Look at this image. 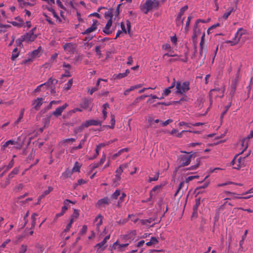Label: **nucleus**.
Here are the masks:
<instances>
[{"label":"nucleus","instance_id":"nucleus-1","mask_svg":"<svg viewBox=\"0 0 253 253\" xmlns=\"http://www.w3.org/2000/svg\"><path fill=\"white\" fill-rule=\"evenodd\" d=\"M159 5L158 0H147L142 5L141 9L145 14H147L150 10L157 8Z\"/></svg>","mask_w":253,"mask_h":253},{"label":"nucleus","instance_id":"nucleus-2","mask_svg":"<svg viewBox=\"0 0 253 253\" xmlns=\"http://www.w3.org/2000/svg\"><path fill=\"white\" fill-rule=\"evenodd\" d=\"M189 82L185 81L182 84L180 82L178 81L176 84V93L183 94L190 89Z\"/></svg>","mask_w":253,"mask_h":253},{"label":"nucleus","instance_id":"nucleus-3","mask_svg":"<svg viewBox=\"0 0 253 253\" xmlns=\"http://www.w3.org/2000/svg\"><path fill=\"white\" fill-rule=\"evenodd\" d=\"M181 153H185L186 155H181L179 156L178 160L181 167H185L189 165L191 162V159L192 155H188L190 153L186 151H181Z\"/></svg>","mask_w":253,"mask_h":253},{"label":"nucleus","instance_id":"nucleus-4","mask_svg":"<svg viewBox=\"0 0 253 253\" xmlns=\"http://www.w3.org/2000/svg\"><path fill=\"white\" fill-rule=\"evenodd\" d=\"M36 30V28L34 27L28 33L25 35H22L23 37L24 38L25 41L27 42L34 41L37 37V35L34 34L35 31Z\"/></svg>","mask_w":253,"mask_h":253},{"label":"nucleus","instance_id":"nucleus-5","mask_svg":"<svg viewBox=\"0 0 253 253\" xmlns=\"http://www.w3.org/2000/svg\"><path fill=\"white\" fill-rule=\"evenodd\" d=\"M102 121H100L98 120H88L84 122L81 127H87L91 126H101Z\"/></svg>","mask_w":253,"mask_h":253},{"label":"nucleus","instance_id":"nucleus-6","mask_svg":"<svg viewBox=\"0 0 253 253\" xmlns=\"http://www.w3.org/2000/svg\"><path fill=\"white\" fill-rule=\"evenodd\" d=\"M224 88H215L212 89L210 91V95H214L215 97L222 98L224 96Z\"/></svg>","mask_w":253,"mask_h":253},{"label":"nucleus","instance_id":"nucleus-7","mask_svg":"<svg viewBox=\"0 0 253 253\" xmlns=\"http://www.w3.org/2000/svg\"><path fill=\"white\" fill-rule=\"evenodd\" d=\"M111 203V201L108 197H104L98 200L96 207L98 208L105 207L106 206L109 205Z\"/></svg>","mask_w":253,"mask_h":253},{"label":"nucleus","instance_id":"nucleus-8","mask_svg":"<svg viewBox=\"0 0 253 253\" xmlns=\"http://www.w3.org/2000/svg\"><path fill=\"white\" fill-rule=\"evenodd\" d=\"M99 25V22L97 20H93V23L91 26L86 29L85 31L82 32V34L83 35H87L91 32L95 31L97 28V26Z\"/></svg>","mask_w":253,"mask_h":253},{"label":"nucleus","instance_id":"nucleus-9","mask_svg":"<svg viewBox=\"0 0 253 253\" xmlns=\"http://www.w3.org/2000/svg\"><path fill=\"white\" fill-rule=\"evenodd\" d=\"M110 235L109 234L108 235L106 236L103 240L102 241H101L100 243H99L98 244H97L95 246V247H97L98 248V249H97V251L99 249H101V251H104L106 247V244L107 242V241L110 239Z\"/></svg>","mask_w":253,"mask_h":253},{"label":"nucleus","instance_id":"nucleus-10","mask_svg":"<svg viewBox=\"0 0 253 253\" xmlns=\"http://www.w3.org/2000/svg\"><path fill=\"white\" fill-rule=\"evenodd\" d=\"M68 105L67 103H65L63 105L57 108L56 110L52 113L51 114V116L54 115L56 117L60 116Z\"/></svg>","mask_w":253,"mask_h":253},{"label":"nucleus","instance_id":"nucleus-11","mask_svg":"<svg viewBox=\"0 0 253 253\" xmlns=\"http://www.w3.org/2000/svg\"><path fill=\"white\" fill-rule=\"evenodd\" d=\"M43 99L42 97H38L36 99H35L32 103V105L33 106V108L36 110H38L43 103Z\"/></svg>","mask_w":253,"mask_h":253},{"label":"nucleus","instance_id":"nucleus-12","mask_svg":"<svg viewBox=\"0 0 253 253\" xmlns=\"http://www.w3.org/2000/svg\"><path fill=\"white\" fill-rule=\"evenodd\" d=\"M112 24V20L109 19V20L107 21V24H106L103 30V32L106 35H109L112 33V31L110 30V28L111 27Z\"/></svg>","mask_w":253,"mask_h":253},{"label":"nucleus","instance_id":"nucleus-13","mask_svg":"<svg viewBox=\"0 0 253 253\" xmlns=\"http://www.w3.org/2000/svg\"><path fill=\"white\" fill-rule=\"evenodd\" d=\"M136 235V231L135 230H132L126 234L125 238L128 240L129 242H131L134 240Z\"/></svg>","mask_w":253,"mask_h":253},{"label":"nucleus","instance_id":"nucleus-14","mask_svg":"<svg viewBox=\"0 0 253 253\" xmlns=\"http://www.w3.org/2000/svg\"><path fill=\"white\" fill-rule=\"evenodd\" d=\"M57 82L58 81L57 80L50 78L47 82L42 84V85H43L45 89H46L48 87H50L52 84H57Z\"/></svg>","mask_w":253,"mask_h":253},{"label":"nucleus","instance_id":"nucleus-15","mask_svg":"<svg viewBox=\"0 0 253 253\" xmlns=\"http://www.w3.org/2000/svg\"><path fill=\"white\" fill-rule=\"evenodd\" d=\"M91 99L84 98L80 104V106L84 109H87L91 103Z\"/></svg>","mask_w":253,"mask_h":253},{"label":"nucleus","instance_id":"nucleus-16","mask_svg":"<svg viewBox=\"0 0 253 253\" xmlns=\"http://www.w3.org/2000/svg\"><path fill=\"white\" fill-rule=\"evenodd\" d=\"M14 164V161L13 159H12L10 162L9 163L8 165L7 166H3L2 167H0L1 169H2L4 172H6L8 171L10 169H11Z\"/></svg>","mask_w":253,"mask_h":253},{"label":"nucleus","instance_id":"nucleus-17","mask_svg":"<svg viewBox=\"0 0 253 253\" xmlns=\"http://www.w3.org/2000/svg\"><path fill=\"white\" fill-rule=\"evenodd\" d=\"M245 32L246 30H244L243 28H240L235 34L234 39H236L237 38H239V42L242 36L245 34Z\"/></svg>","mask_w":253,"mask_h":253},{"label":"nucleus","instance_id":"nucleus-18","mask_svg":"<svg viewBox=\"0 0 253 253\" xmlns=\"http://www.w3.org/2000/svg\"><path fill=\"white\" fill-rule=\"evenodd\" d=\"M206 58V54L204 53L203 48L200 47L199 50V54L198 57L197 58V61H202V63H204V61Z\"/></svg>","mask_w":253,"mask_h":253},{"label":"nucleus","instance_id":"nucleus-19","mask_svg":"<svg viewBox=\"0 0 253 253\" xmlns=\"http://www.w3.org/2000/svg\"><path fill=\"white\" fill-rule=\"evenodd\" d=\"M19 172V167H15L13 170L9 173L7 177L9 179H11L15 175H17Z\"/></svg>","mask_w":253,"mask_h":253},{"label":"nucleus","instance_id":"nucleus-20","mask_svg":"<svg viewBox=\"0 0 253 253\" xmlns=\"http://www.w3.org/2000/svg\"><path fill=\"white\" fill-rule=\"evenodd\" d=\"M53 190V188L51 186L48 187L47 190L44 191L43 193L39 197V200L45 197L46 195L49 194Z\"/></svg>","mask_w":253,"mask_h":253},{"label":"nucleus","instance_id":"nucleus-21","mask_svg":"<svg viewBox=\"0 0 253 253\" xmlns=\"http://www.w3.org/2000/svg\"><path fill=\"white\" fill-rule=\"evenodd\" d=\"M159 242L157 239L155 237H152L150 240V241L146 243V245L147 246H151L153 245H155L158 244Z\"/></svg>","mask_w":253,"mask_h":253},{"label":"nucleus","instance_id":"nucleus-22","mask_svg":"<svg viewBox=\"0 0 253 253\" xmlns=\"http://www.w3.org/2000/svg\"><path fill=\"white\" fill-rule=\"evenodd\" d=\"M162 185H158L154 186L150 192V198H152L153 192L158 191L160 192L162 190Z\"/></svg>","mask_w":253,"mask_h":253},{"label":"nucleus","instance_id":"nucleus-23","mask_svg":"<svg viewBox=\"0 0 253 253\" xmlns=\"http://www.w3.org/2000/svg\"><path fill=\"white\" fill-rule=\"evenodd\" d=\"M236 9V8L234 7L229 8L228 9V11L223 15L222 18L225 20L227 19L228 16L231 14V12L232 11H235Z\"/></svg>","mask_w":253,"mask_h":253},{"label":"nucleus","instance_id":"nucleus-24","mask_svg":"<svg viewBox=\"0 0 253 253\" xmlns=\"http://www.w3.org/2000/svg\"><path fill=\"white\" fill-rule=\"evenodd\" d=\"M19 51L17 47H15L12 51L11 59L14 61L19 56Z\"/></svg>","mask_w":253,"mask_h":253},{"label":"nucleus","instance_id":"nucleus-25","mask_svg":"<svg viewBox=\"0 0 253 253\" xmlns=\"http://www.w3.org/2000/svg\"><path fill=\"white\" fill-rule=\"evenodd\" d=\"M196 162H197V163L195 165L191 166V167H190L188 168H186V170H195V169H197L199 167L200 162H201L200 159H197Z\"/></svg>","mask_w":253,"mask_h":253},{"label":"nucleus","instance_id":"nucleus-26","mask_svg":"<svg viewBox=\"0 0 253 253\" xmlns=\"http://www.w3.org/2000/svg\"><path fill=\"white\" fill-rule=\"evenodd\" d=\"M238 194H237V195H232V197L231 198H225L224 199V200H230V199H249L250 198H251L252 196L250 195L249 196H247V197H240V196H238Z\"/></svg>","mask_w":253,"mask_h":253},{"label":"nucleus","instance_id":"nucleus-27","mask_svg":"<svg viewBox=\"0 0 253 253\" xmlns=\"http://www.w3.org/2000/svg\"><path fill=\"white\" fill-rule=\"evenodd\" d=\"M185 18L183 17L181 18V17H179L178 16H177V17L175 19L176 24L177 26H181L183 25V21L184 20Z\"/></svg>","mask_w":253,"mask_h":253},{"label":"nucleus","instance_id":"nucleus-28","mask_svg":"<svg viewBox=\"0 0 253 253\" xmlns=\"http://www.w3.org/2000/svg\"><path fill=\"white\" fill-rule=\"evenodd\" d=\"M46 8L49 11L52 13L54 17H55L57 20H58L60 22L61 21V19L59 17L51 7H47Z\"/></svg>","mask_w":253,"mask_h":253},{"label":"nucleus","instance_id":"nucleus-29","mask_svg":"<svg viewBox=\"0 0 253 253\" xmlns=\"http://www.w3.org/2000/svg\"><path fill=\"white\" fill-rule=\"evenodd\" d=\"M24 111H25L24 108L21 109L19 117L14 123L15 125H18L19 124V123L21 121L22 119L23 118Z\"/></svg>","mask_w":253,"mask_h":253},{"label":"nucleus","instance_id":"nucleus-30","mask_svg":"<svg viewBox=\"0 0 253 253\" xmlns=\"http://www.w3.org/2000/svg\"><path fill=\"white\" fill-rule=\"evenodd\" d=\"M10 179H9L8 177H7L5 180L1 181L0 183V187L1 188H5L6 186L10 184Z\"/></svg>","mask_w":253,"mask_h":253},{"label":"nucleus","instance_id":"nucleus-31","mask_svg":"<svg viewBox=\"0 0 253 253\" xmlns=\"http://www.w3.org/2000/svg\"><path fill=\"white\" fill-rule=\"evenodd\" d=\"M244 158H242L241 157H240L238 159V162L239 164H237V166L233 167V168L237 169H240L241 168L242 166L244 164L243 162V161H244Z\"/></svg>","mask_w":253,"mask_h":253},{"label":"nucleus","instance_id":"nucleus-32","mask_svg":"<svg viewBox=\"0 0 253 253\" xmlns=\"http://www.w3.org/2000/svg\"><path fill=\"white\" fill-rule=\"evenodd\" d=\"M104 17L105 18H109L112 19L113 17V9L110 8L106 11L104 14Z\"/></svg>","mask_w":253,"mask_h":253},{"label":"nucleus","instance_id":"nucleus-33","mask_svg":"<svg viewBox=\"0 0 253 253\" xmlns=\"http://www.w3.org/2000/svg\"><path fill=\"white\" fill-rule=\"evenodd\" d=\"M121 195V190L117 189L116 191L111 195V197L112 199L116 200L118 198V197Z\"/></svg>","mask_w":253,"mask_h":253},{"label":"nucleus","instance_id":"nucleus-34","mask_svg":"<svg viewBox=\"0 0 253 253\" xmlns=\"http://www.w3.org/2000/svg\"><path fill=\"white\" fill-rule=\"evenodd\" d=\"M63 47L65 50L71 51L73 49V44L71 42L66 43L64 46Z\"/></svg>","mask_w":253,"mask_h":253},{"label":"nucleus","instance_id":"nucleus-35","mask_svg":"<svg viewBox=\"0 0 253 253\" xmlns=\"http://www.w3.org/2000/svg\"><path fill=\"white\" fill-rule=\"evenodd\" d=\"M25 41L24 38L23 36H21L20 38H18L16 41V44L17 46L22 47L23 46L22 42H23Z\"/></svg>","mask_w":253,"mask_h":253},{"label":"nucleus","instance_id":"nucleus-36","mask_svg":"<svg viewBox=\"0 0 253 253\" xmlns=\"http://www.w3.org/2000/svg\"><path fill=\"white\" fill-rule=\"evenodd\" d=\"M126 164L120 165L119 168L117 169L116 170V174L121 175L123 171V169L124 168H126Z\"/></svg>","mask_w":253,"mask_h":253},{"label":"nucleus","instance_id":"nucleus-37","mask_svg":"<svg viewBox=\"0 0 253 253\" xmlns=\"http://www.w3.org/2000/svg\"><path fill=\"white\" fill-rule=\"evenodd\" d=\"M72 173H73V171L69 169H67L66 170V171L62 174L63 177L65 178H68V177H70L71 176L72 174Z\"/></svg>","mask_w":253,"mask_h":253},{"label":"nucleus","instance_id":"nucleus-38","mask_svg":"<svg viewBox=\"0 0 253 253\" xmlns=\"http://www.w3.org/2000/svg\"><path fill=\"white\" fill-rule=\"evenodd\" d=\"M239 42V38L233 39L232 41L228 40L225 42L226 43H230L231 46L236 45Z\"/></svg>","mask_w":253,"mask_h":253},{"label":"nucleus","instance_id":"nucleus-39","mask_svg":"<svg viewBox=\"0 0 253 253\" xmlns=\"http://www.w3.org/2000/svg\"><path fill=\"white\" fill-rule=\"evenodd\" d=\"M80 168L81 166L80 165L79 163L78 162H76L75 163L74 166L71 170L73 172H79Z\"/></svg>","mask_w":253,"mask_h":253},{"label":"nucleus","instance_id":"nucleus-40","mask_svg":"<svg viewBox=\"0 0 253 253\" xmlns=\"http://www.w3.org/2000/svg\"><path fill=\"white\" fill-rule=\"evenodd\" d=\"M153 221H154V218H149V219H141V220H140V222L143 225H146L148 223H151Z\"/></svg>","mask_w":253,"mask_h":253},{"label":"nucleus","instance_id":"nucleus-41","mask_svg":"<svg viewBox=\"0 0 253 253\" xmlns=\"http://www.w3.org/2000/svg\"><path fill=\"white\" fill-rule=\"evenodd\" d=\"M27 250V246L26 245H22L18 250V253H25Z\"/></svg>","mask_w":253,"mask_h":253},{"label":"nucleus","instance_id":"nucleus-42","mask_svg":"<svg viewBox=\"0 0 253 253\" xmlns=\"http://www.w3.org/2000/svg\"><path fill=\"white\" fill-rule=\"evenodd\" d=\"M188 5H185L183 7H182L178 14V16L179 17H182V16L184 14L185 11L188 9Z\"/></svg>","mask_w":253,"mask_h":253},{"label":"nucleus","instance_id":"nucleus-43","mask_svg":"<svg viewBox=\"0 0 253 253\" xmlns=\"http://www.w3.org/2000/svg\"><path fill=\"white\" fill-rule=\"evenodd\" d=\"M192 18L193 17L191 16H189L187 18V20L186 22L185 27V30L186 31H188L189 30V27L190 25L191 20H192Z\"/></svg>","mask_w":253,"mask_h":253},{"label":"nucleus","instance_id":"nucleus-44","mask_svg":"<svg viewBox=\"0 0 253 253\" xmlns=\"http://www.w3.org/2000/svg\"><path fill=\"white\" fill-rule=\"evenodd\" d=\"M231 105V102H230L228 105H226L225 107L224 110L222 112V113L221 114V116H220L221 118H223L224 116L226 114V113L228 111V109L230 107Z\"/></svg>","mask_w":253,"mask_h":253},{"label":"nucleus","instance_id":"nucleus-45","mask_svg":"<svg viewBox=\"0 0 253 253\" xmlns=\"http://www.w3.org/2000/svg\"><path fill=\"white\" fill-rule=\"evenodd\" d=\"M111 126H109V127L110 128H114L115 125V116L113 114L111 115Z\"/></svg>","mask_w":253,"mask_h":253},{"label":"nucleus","instance_id":"nucleus-46","mask_svg":"<svg viewBox=\"0 0 253 253\" xmlns=\"http://www.w3.org/2000/svg\"><path fill=\"white\" fill-rule=\"evenodd\" d=\"M51 117V115H50L49 116H47L43 119L44 123V126H48L49 125Z\"/></svg>","mask_w":253,"mask_h":253},{"label":"nucleus","instance_id":"nucleus-47","mask_svg":"<svg viewBox=\"0 0 253 253\" xmlns=\"http://www.w3.org/2000/svg\"><path fill=\"white\" fill-rule=\"evenodd\" d=\"M40 48H38L37 49L34 50L31 52V56L32 57H36L39 56L40 53Z\"/></svg>","mask_w":253,"mask_h":253},{"label":"nucleus","instance_id":"nucleus-48","mask_svg":"<svg viewBox=\"0 0 253 253\" xmlns=\"http://www.w3.org/2000/svg\"><path fill=\"white\" fill-rule=\"evenodd\" d=\"M43 15L45 17V20L50 25H54V22L51 20V18L45 13H43Z\"/></svg>","mask_w":253,"mask_h":253},{"label":"nucleus","instance_id":"nucleus-49","mask_svg":"<svg viewBox=\"0 0 253 253\" xmlns=\"http://www.w3.org/2000/svg\"><path fill=\"white\" fill-rule=\"evenodd\" d=\"M159 171L157 172L155 175L153 177H149L148 181L151 182L153 181H157L159 177Z\"/></svg>","mask_w":253,"mask_h":253},{"label":"nucleus","instance_id":"nucleus-50","mask_svg":"<svg viewBox=\"0 0 253 253\" xmlns=\"http://www.w3.org/2000/svg\"><path fill=\"white\" fill-rule=\"evenodd\" d=\"M73 84V79H70L65 85V89L66 90H69L70 89L72 85Z\"/></svg>","mask_w":253,"mask_h":253},{"label":"nucleus","instance_id":"nucleus-51","mask_svg":"<svg viewBox=\"0 0 253 253\" xmlns=\"http://www.w3.org/2000/svg\"><path fill=\"white\" fill-rule=\"evenodd\" d=\"M162 48L166 51H169L171 49V47L169 43H166L163 45Z\"/></svg>","mask_w":253,"mask_h":253},{"label":"nucleus","instance_id":"nucleus-52","mask_svg":"<svg viewBox=\"0 0 253 253\" xmlns=\"http://www.w3.org/2000/svg\"><path fill=\"white\" fill-rule=\"evenodd\" d=\"M44 90H45V88H44L43 85H42V84H41L37 87V88L35 89L34 91L35 92H40L41 91H44Z\"/></svg>","mask_w":253,"mask_h":253},{"label":"nucleus","instance_id":"nucleus-53","mask_svg":"<svg viewBox=\"0 0 253 253\" xmlns=\"http://www.w3.org/2000/svg\"><path fill=\"white\" fill-rule=\"evenodd\" d=\"M129 245L128 243L119 244V246L117 248V250L120 252L124 251L123 248L127 247Z\"/></svg>","mask_w":253,"mask_h":253},{"label":"nucleus","instance_id":"nucleus-54","mask_svg":"<svg viewBox=\"0 0 253 253\" xmlns=\"http://www.w3.org/2000/svg\"><path fill=\"white\" fill-rule=\"evenodd\" d=\"M127 151H128V149L127 148L122 149L119 150L118 153L115 154L113 155V157L114 158H116V157L119 156V155H120L123 152H127Z\"/></svg>","mask_w":253,"mask_h":253},{"label":"nucleus","instance_id":"nucleus-55","mask_svg":"<svg viewBox=\"0 0 253 253\" xmlns=\"http://www.w3.org/2000/svg\"><path fill=\"white\" fill-rule=\"evenodd\" d=\"M199 23H197V20L195 22V25L194 27V29H193V32H194V35L193 36V37H195L197 35V33L198 32V31H197V27H198V25Z\"/></svg>","mask_w":253,"mask_h":253},{"label":"nucleus","instance_id":"nucleus-56","mask_svg":"<svg viewBox=\"0 0 253 253\" xmlns=\"http://www.w3.org/2000/svg\"><path fill=\"white\" fill-rule=\"evenodd\" d=\"M199 177V176L198 175L189 176L185 179V182L186 183H188L189 182H190V181L194 179L198 178Z\"/></svg>","mask_w":253,"mask_h":253},{"label":"nucleus","instance_id":"nucleus-57","mask_svg":"<svg viewBox=\"0 0 253 253\" xmlns=\"http://www.w3.org/2000/svg\"><path fill=\"white\" fill-rule=\"evenodd\" d=\"M100 149H101V148H100L97 145L95 149V156H93L92 157H91L90 159L93 160V159H95L98 156Z\"/></svg>","mask_w":253,"mask_h":253},{"label":"nucleus","instance_id":"nucleus-58","mask_svg":"<svg viewBox=\"0 0 253 253\" xmlns=\"http://www.w3.org/2000/svg\"><path fill=\"white\" fill-rule=\"evenodd\" d=\"M114 76H115L114 79H121L122 78H125L126 77V75L123 73H119L117 75H115Z\"/></svg>","mask_w":253,"mask_h":253},{"label":"nucleus","instance_id":"nucleus-59","mask_svg":"<svg viewBox=\"0 0 253 253\" xmlns=\"http://www.w3.org/2000/svg\"><path fill=\"white\" fill-rule=\"evenodd\" d=\"M227 204H228V205H229L230 206H233V204H232L231 203H228V202L226 201L223 203V204H222L221 206H220V207L219 208V211L223 210Z\"/></svg>","mask_w":253,"mask_h":253},{"label":"nucleus","instance_id":"nucleus-60","mask_svg":"<svg viewBox=\"0 0 253 253\" xmlns=\"http://www.w3.org/2000/svg\"><path fill=\"white\" fill-rule=\"evenodd\" d=\"M79 215V210H76V209H74V212L72 214L71 217L75 219V218H78Z\"/></svg>","mask_w":253,"mask_h":253},{"label":"nucleus","instance_id":"nucleus-61","mask_svg":"<svg viewBox=\"0 0 253 253\" xmlns=\"http://www.w3.org/2000/svg\"><path fill=\"white\" fill-rule=\"evenodd\" d=\"M238 79L237 78H235L234 80L232 81L231 88L236 89Z\"/></svg>","mask_w":253,"mask_h":253},{"label":"nucleus","instance_id":"nucleus-62","mask_svg":"<svg viewBox=\"0 0 253 253\" xmlns=\"http://www.w3.org/2000/svg\"><path fill=\"white\" fill-rule=\"evenodd\" d=\"M170 92H171L170 89H169V87H168L167 88H165L163 90L162 95H164L165 96H167L170 94Z\"/></svg>","mask_w":253,"mask_h":253},{"label":"nucleus","instance_id":"nucleus-63","mask_svg":"<svg viewBox=\"0 0 253 253\" xmlns=\"http://www.w3.org/2000/svg\"><path fill=\"white\" fill-rule=\"evenodd\" d=\"M200 204V199H197L196 200V204L195 206L193 207V210L194 211H196L197 210L198 207Z\"/></svg>","mask_w":253,"mask_h":253},{"label":"nucleus","instance_id":"nucleus-64","mask_svg":"<svg viewBox=\"0 0 253 253\" xmlns=\"http://www.w3.org/2000/svg\"><path fill=\"white\" fill-rule=\"evenodd\" d=\"M11 23L13 26L17 27H21L23 25V24H22V23H19L17 21H12Z\"/></svg>","mask_w":253,"mask_h":253}]
</instances>
